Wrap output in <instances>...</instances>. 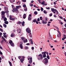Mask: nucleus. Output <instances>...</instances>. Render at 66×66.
I'll list each match as a JSON object with an SVG mask.
<instances>
[{
  "mask_svg": "<svg viewBox=\"0 0 66 66\" xmlns=\"http://www.w3.org/2000/svg\"><path fill=\"white\" fill-rule=\"evenodd\" d=\"M65 29H66V28H64V29L63 28V31H64V32H65V31L66 30Z\"/></svg>",
  "mask_w": 66,
  "mask_h": 66,
  "instance_id": "33",
  "label": "nucleus"
},
{
  "mask_svg": "<svg viewBox=\"0 0 66 66\" xmlns=\"http://www.w3.org/2000/svg\"><path fill=\"white\" fill-rule=\"evenodd\" d=\"M15 19L14 18H12V20L14 21L15 20Z\"/></svg>",
  "mask_w": 66,
  "mask_h": 66,
  "instance_id": "53",
  "label": "nucleus"
},
{
  "mask_svg": "<svg viewBox=\"0 0 66 66\" xmlns=\"http://www.w3.org/2000/svg\"><path fill=\"white\" fill-rule=\"evenodd\" d=\"M37 21H39L40 20V19L39 18H38L37 19Z\"/></svg>",
  "mask_w": 66,
  "mask_h": 66,
  "instance_id": "54",
  "label": "nucleus"
},
{
  "mask_svg": "<svg viewBox=\"0 0 66 66\" xmlns=\"http://www.w3.org/2000/svg\"><path fill=\"white\" fill-rule=\"evenodd\" d=\"M30 41L31 42V44L33 45V41L32 40V39H30Z\"/></svg>",
  "mask_w": 66,
  "mask_h": 66,
  "instance_id": "10",
  "label": "nucleus"
},
{
  "mask_svg": "<svg viewBox=\"0 0 66 66\" xmlns=\"http://www.w3.org/2000/svg\"><path fill=\"white\" fill-rule=\"evenodd\" d=\"M1 56L2 57V59H3L4 58V56L3 55H2V56Z\"/></svg>",
  "mask_w": 66,
  "mask_h": 66,
  "instance_id": "44",
  "label": "nucleus"
},
{
  "mask_svg": "<svg viewBox=\"0 0 66 66\" xmlns=\"http://www.w3.org/2000/svg\"><path fill=\"white\" fill-rule=\"evenodd\" d=\"M22 22H20V21H19L17 23V24H20Z\"/></svg>",
  "mask_w": 66,
  "mask_h": 66,
  "instance_id": "23",
  "label": "nucleus"
},
{
  "mask_svg": "<svg viewBox=\"0 0 66 66\" xmlns=\"http://www.w3.org/2000/svg\"><path fill=\"white\" fill-rule=\"evenodd\" d=\"M21 56H19V57H18V58L19 59H21Z\"/></svg>",
  "mask_w": 66,
  "mask_h": 66,
  "instance_id": "52",
  "label": "nucleus"
},
{
  "mask_svg": "<svg viewBox=\"0 0 66 66\" xmlns=\"http://www.w3.org/2000/svg\"><path fill=\"white\" fill-rule=\"evenodd\" d=\"M34 14L35 15H36L38 14V13L37 11H35L34 12Z\"/></svg>",
  "mask_w": 66,
  "mask_h": 66,
  "instance_id": "21",
  "label": "nucleus"
},
{
  "mask_svg": "<svg viewBox=\"0 0 66 66\" xmlns=\"http://www.w3.org/2000/svg\"><path fill=\"white\" fill-rule=\"evenodd\" d=\"M42 53H46L47 54V55H48V53L47 52H42Z\"/></svg>",
  "mask_w": 66,
  "mask_h": 66,
  "instance_id": "26",
  "label": "nucleus"
},
{
  "mask_svg": "<svg viewBox=\"0 0 66 66\" xmlns=\"http://www.w3.org/2000/svg\"><path fill=\"white\" fill-rule=\"evenodd\" d=\"M51 10L52 12H54V8H52L51 9Z\"/></svg>",
  "mask_w": 66,
  "mask_h": 66,
  "instance_id": "30",
  "label": "nucleus"
},
{
  "mask_svg": "<svg viewBox=\"0 0 66 66\" xmlns=\"http://www.w3.org/2000/svg\"><path fill=\"white\" fill-rule=\"evenodd\" d=\"M31 20V18L29 16L28 18V20L29 21H30Z\"/></svg>",
  "mask_w": 66,
  "mask_h": 66,
  "instance_id": "20",
  "label": "nucleus"
},
{
  "mask_svg": "<svg viewBox=\"0 0 66 66\" xmlns=\"http://www.w3.org/2000/svg\"><path fill=\"white\" fill-rule=\"evenodd\" d=\"M46 57L49 60L50 59V56L49 55H47L46 56Z\"/></svg>",
  "mask_w": 66,
  "mask_h": 66,
  "instance_id": "28",
  "label": "nucleus"
},
{
  "mask_svg": "<svg viewBox=\"0 0 66 66\" xmlns=\"http://www.w3.org/2000/svg\"><path fill=\"white\" fill-rule=\"evenodd\" d=\"M52 13L51 14H50V16H52Z\"/></svg>",
  "mask_w": 66,
  "mask_h": 66,
  "instance_id": "58",
  "label": "nucleus"
},
{
  "mask_svg": "<svg viewBox=\"0 0 66 66\" xmlns=\"http://www.w3.org/2000/svg\"><path fill=\"white\" fill-rule=\"evenodd\" d=\"M21 39H22V41H23L24 40H25V38L24 37H22L21 38Z\"/></svg>",
  "mask_w": 66,
  "mask_h": 66,
  "instance_id": "12",
  "label": "nucleus"
},
{
  "mask_svg": "<svg viewBox=\"0 0 66 66\" xmlns=\"http://www.w3.org/2000/svg\"><path fill=\"white\" fill-rule=\"evenodd\" d=\"M42 54H44V55H43V56L41 54H40L39 55V56L40 57H40V60H42L44 58L46 57V53L45 52H42Z\"/></svg>",
  "mask_w": 66,
  "mask_h": 66,
  "instance_id": "1",
  "label": "nucleus"
},
{
  "mask_svg": "<svg viewBox=\"0 0 66 66\" xmlns=\"http://www.w3.org/2000/svg\"><path fill=\"white\" fill-rule=\"evenodd\" d=\"M27 16L26 14H24V15H23V18L24 19H26Z\"/></svg>",
  "mask_w": 66,
  "mask_h": 66,
  "instance_id": "7",
  "label": "nucleus"
},
{
  "mask_svg": "<svg viewBox=\"0 0 66 66\" xmlns=\"http://www.w3.org/2000/svg\"><path fill=\"white\" fill-rule=\"evenodd\" d=\"M32 57H31L30 59V61H29V62L30 64H31L32 63Z\"/></svg>",
  "mask_w": 66,
  "mask_h": 66,
  "instance_id": "5",
  "label": "nucleus"
},
{
  "mask_svg": "<svg viewBox=\"0 0 66 66\" xmlns=\"http://www.w3.org/2000/svg\"><path fill=\"white\" fill-rule=\"evenodd\" d=\"M9 43L10 44H11L13 43V42L12 40H10V42H9Z\"/></svg>",
  "mask_w": 66,
  "mask_h": 66,
  "instance_id": "13",
  "label": "nucleus"
},
{
  "mask_svg": "<svg viewBox=\"0 0 66 66\" xmlns=\"http://www.w3.org/2000/svg\"><path fill=\"white\" fill-rule=\"evenodd\" d=\"M0 54H1V55L3 54L2 53V52H1V51H0Z\"/></svg>",
  "mask_w": 66,
  "mask_h": 66,
  "instance_id": "46",
  "label": "nucleus"
},
{
  "mask_svg": "<svg viewBox=\"0 0 66 66\" xmlns=\"http://www.w3.org/2000/svg\"><path fill=\"white\" fill-rule=\"evenodd\" d=\"M56 14L57 15L58 14H59V12L57 11H56Z\"/></svg>",
  "mask_w": 66,
  "mask_h": 66,
  "instance_id": "49",
  "label": "nucleus"
},
{
  "mask_svg": "<svg viewBox=\"0 0 66 66\" xmlns=\"http://www.w3.org/2000/svg\"><path fill=\"white\" fill-rule=\"evenodd\" d=\"M44 59L43 61L44 63V64H47L48 62V60L46 58H44Z\"/></svg>",
  "mask_w": 66,
  "mask_h": 66,
  "instance_id": "2",
  "label": "nucleus"
},
{
  "mask_svg": "<svg viewBox=\"0 0 66 66\" xmlns=\"http://www.w3.org/2000/svg\"><path fill=\"white\" fill-rule=\"evenodd\" d=\"M42 23L44 24H46L47 23V22L46 21H45H45L44 20H42Z\"/></svg>",
  "mask_w": 66,
  "mask_h": 66,
  "instance_id": "8",
  "label": "nucleus"
},
{
  "mask_svg": "<svg viewBox=\"0 0 66 66\" xmlns=\"http://www.w3.org/2000/svg\"><path fill=\"white\" fill-rule=\"evenodd\" d=\"M34 49V47H31V49H32V50H33Z\"/></svg>",
  "mask_w": 66,
  "mask_h": 66,
  "instance_id": "51",
  "label": "nucleus"
},
{
  "mask_svg": "<svg viewBox=\"0 0 66 66\" xmlns=\"http://www.w3.org/2000/svg\"><path fill=\"white\" fill-rule=\"evenodd\" d=\"M59 18H61V19L63 20V18L61 16H59Z\"/></svg>",
  "mask_w": 66,
  "mask_h": 66,
  "instance_id": "41",
  "label": "nucleus"
},
{
  "mask_svg": "<svg viewBox=\"0 0 66 66\" xmlns=\"http://www.w3.org/2000/svg\"><path fill=\"white\" fill-rule=\"evenodd\" d=\"M23 41L24 43H25L27 42H28V40L27 39H26L24 40Z\"/></svg>",
  "mask_w": 66,
  "mask_h": 66,
  "instance_id": "9",
  "label": "nucleus"
},
{
  "mask_svg": "<svg viewBox=\"0 0 66 66\" xmlns=\"http://www.w3.org/2000/svg\"><path fill=\"white\" fill-rule=\"evenodd\" d=\"M3 26H4V28H6V27H7V26H6V24H4H4H3Z\"/></svg>",
  "mask_w": 66,
  "mask_h": 66,
  "instance_id": "16",
  "label": "nucleus"
},
{
  "mask_svg": "<svg viewBox=\"0 0 66 66\" xmlns=\"http://www.w3.org/2000/svg\"><path fill=\"white\" fill-rule=\"evenodd\" d=\"M59 33L60 35V37H61V32H59Z\"/></svg>",
  "mask_w": 66,
  "mask_h": 66,
  "instance_id": "40",
  "label": "nucleus"
},
{
  "mask_svg": "<svg viewBox=\"0 0 66 66\" xmlns=\"http://www.w3.org/2000/svg\"><path fill=\"white\" fill-rule=\"evenodd\" d=\"M2 39L4 40L5 41H6V40L3 37V36H2Z\"/></svg>",
  "mask_w": 66,
  "mask_h": 66,
  "instance_id": "24",
  "label": "nucleus"
},
{
  "mask_svg": "<svg viewBox=\"0 0 66 66\" xmlns=\"http://www.w3.org/2000/svg\"><path fill=\"white\" fill-rule=\"evenodd\" d=\"M44 10V9L42 7H41V10L42 11H43Z\"/></svg>",
  "mask_w": 66,
  "mask_h": 66,
  "instance_id": "32",
  "label": "nucleus"
},
{
  "mask_svg": "<svg viewBox=\"0 0 66 66\" xmlns=\"http://www.w3.org/2000/svg\"><path fill=\"white\" fill-rule=\"evenodd\" d=\"M4 21H6L7 20V18H5L4 19Z\"/></svg>",
  "mask_w": 66,
  "mask_h": 66,
  "instance_id": "29",
  "label": "nucleus"
},
{
  "mask_svg": "<svg viewBox=\"0 0 66 66\" xmlns=\"http://www.w3.org/2000/svg\"><path fill=\"white\" fill-rule=\"evenodd\" d=\"M9 64L10 66H12V64L11 63V62L10 61H9Z\"/></svg>",
  "mask_w": 66,
  "mask_h": 66,
  "instance_id": "17",
  "label": "nucleus"
},
{
  "mask_svg": "<svg viewBox=\"0 0 66 66\" xmlns=\"http://www.w3.org/2000/svg\"><path fill=\"white\" fill-rule=\"evenodd\" d=\"M2 19H4L5 17L4 16H2Z\"/></svg>",
  "mask_w": 66,
  "mask_h": 66,
  "instance_id": "45",
  "label": "nucleus"
},
{
  "mask_svg": "<svg viewBox=\"0 0 66 66\" xmlns=\"http://www.w3.org/2000/svg\"><path fill=\"white\" fill-rule=\"evenodd\" d=\"M57 11V10L55 9H54V12H56Z\"/></svg>",
  "mask_w": 66,
  "mask_h": 66,
  "instance_id": "48",
  "label": "nucleus"
},
{
  "mask_svg": "<svg viewBox=\"0 0 66 66\" xmlns=\"http://www.w3.org/2000/svg\"><path fill=\"white\" fill-rule=\"evenodd\" d=\"M40 20H42V17L41 16L40 17Z\"/></svg>",
  "mask_w": 66,
  "mask_h": 66,
  "instance_id": "37",
  "label": "nucleus"
},
{
  "mask_svg": "<svg viewBox=\"0 0 66 66\" xmlns=\"http://www.w3.org/2000/svg\"><path fill=\"white\" fill-rule=\"evenodd\" d=\"M3 37L5 38H6L7 37V36L6 35H3Z\"/></svg>",
  "mask_w": 66,
  "mask_h": 66,
  "instance_id": "36",
  "label": "nucleus"
},
{
  "mask_svg": "<svg viewBox=\"0 0 66 66\" xmlns=\"http://www.w3.org/2000/svg\"><path fill=\"white\" fill-rule=\"evenodd\" d=\"M37 0L38 1V2L40 4H41V2L40 1H41L42 0Z\"/></svg>",
  "mask_w": 66,
  "mask_h": 66,
  "instance_id": "39",
  "label": "nucleus"
},
{
  "mask_svg": "<svg viewBox=\"0 0 66 66\" xmlns=\"http://www.w3.org/2000/svg\"><path fill=\"white\" fill-rule=\"evenodd\" d=\"M54 16L55 18L56 17V15H55V14L54 15Z\"/></svg>",
  "mask_w": 66,
  "mask_h": 66,
  "instance_id": "56",
  "label": "nucleus"
},
{
  "mask_svg": "<svg viewBox=\"0 0 66 66\" xmlns=\"http://www.w3.org/2000/svg\"><path fill=\"white\" fill-rule=\"evenodd\" d=\"M9 11H5V13H9Z\"/></svg>",
  "mask_w": 66,
  "mask_h": 66,
  "instance_id": "38",
  "label": "nucleus"
},
{
  "mask_svg": "<svg viewBox=\"0 0 66 66\" xmlns=\"http://www.w3.org/2000/svg\"><path fill=\"white\" fill-rule=\"evenodd\" d=\"M24 56H22V59H23V60H24Z\"/></svg>",
  "mask_w": 66,
  "mask_h": 66,
  "instance_id": "59",
  "label": "nucleus"
},
{
  "mask_svg": "<svg viewBox=\"0 0 66 66\" xmlns=\"http://www.w3.org/2000/svg\"><path fill=\"white\" fill-rule=\"evenodd\" d=\"M18 6L19 8H20L21 7V6L20 5Z\"/></svg>",
  "mask_w": 66,
  "mask_h": 66,
  "instance_id": "50",
  "label": "nucleus"
},
{
  "mask_svg": "<svg viewBox=\"0 0 66 66\" xmlns=\"http://www.w3.org/2000/svg\"><path fill=\"white\" fill-rule=\"evenodd\" d=\"M14 35L13 34V33H12L11 34V37H14Z\"/></svg>",
  "mask_w": 66,
  "mask_h": 66,
  "instance_id": "22",
  "label": "nucleus"
},
{
  "mask_svg": "<svg viewBox=\"0 0 66 66\" xmlns=\"http://www.w3.org/2000/svg\"><path fill=\"white\" fill-rule=\"evenodd\" d=\"M24 10L25 11H27V9L26 8L25 9H24Z\"/></svg>",
  "mask_w": 66,
  "mask_h": 66,
  "instance_id": "60",
  "label": "nucleus"
},
{
  "mask_svg": "<svg viewBox=\"0 0 66 66\" xmlns=\"http://www.w3.org/2000/svg\"><path fill=\"white\" fill-rule=\"evenodd\" d=\"M43 12L45 14H46L47 13V12H46V11L45 10Z\"/></svg>",
  "mask_w": 66,
  "mask_h": 66,
  "instance_id": "34",
  "label": "nucleus"
},
{
  "mask_svg": "<svg viewBox=\"0 0 66 66\" xmlns=\"http://www.w3.org/2000/svg\"><path fill=\"white\" fill-rule=\"evenodd\" d=\"M54 5H56V2H54Z\"/></svg>",
  "mask_w": 66,
  "mask_h": 66,
  "instance_id": "64",
  "label": "nucleus"
},
{
  "mask_svg": "<svg viewBox=\"0 0 66 66\" xmlns=\"http://www.w3.org/2000/svg\"><path fill=\"white\" fill-rule=\"evenodd\" d=\"M45 3V2L44 1H43L41 3V4H44V3Z\"/></svg>",
  "mask_w": 66,
  "mask_h": 66,
  "instance_id": "27",
  "label": "nucleus"
},
{
  "mask_svg": "<svg viewBox=\"0 0 66 66\" xmlns=\"http://www.w3.org/2000/svg\"><path fill=\"white\" fill-rule=\"evenodd\" d=\"M24 22L23 21L22 22V26H23L24 25Z\"/></svg>",
  "mask_w": 66,
  "mask_h": 66,
  "instance_id": "31",
  "label": "nucleus"
},
{
  "mask_svg": "<svg viewBox=\"0 0 66 66\" xmlns=\"http://www.w3.org/2000/svg\"><path fill=\"white\" fill-rule=\"evenodd\" d=\"M26 31L27 32L29 33H30L31 31V30H29L28 28H27L26 29Z\"/></svg>",
  "mask_w": 66,
  "mask_h": 66,
  "instance_id": "4",
  "label": "nucleus"
},
{
  "mask_svg": "<svg viewBox=\"0 0 66 66\" xmlns=\"http://www.w3.org/2000/svg\"><path fill=\"white\" fill-rule=\"evenodd\" d=\"M29 49V48L28 47H25V49L27 50V49Z\"/></svg>",
  "mask_w": 66,
  "mask_h": 66,
  "instance_id": "42",
  "label": "nucleus"
},
{
  "mask_svg": "<svg viewBox=\"0 0 66 66\" xmlns=\"http://www.w3.org/2000/svg\"><path fill=\"white\" fill-rule=\"evenodd\" d=\"M63 38L64 39H65L66 38V36L65 35H63Z\"/></svg>",
  "mask_w": 66,
  "mask_h": 66,
  "instance_id": "25",
  "label": "nucleus"
},
{
  "mask_svg": "<svg viewBox=\"0 0 66 66\" xmlns=\"http://www.w3.org/2000/svg\"><path fill=\"white\" fill-rule=\"evenodd\" d=\"M45 20H46V21H47V20H48V18H45Z\"/></svg>",
  "mask_w": 66,
  "mask_h": 66,
  "instance_id": "63",
  "label": "nucleus"
},
{
  "mask_svg": "<svg viewBox=\"0 0 66 66\" xmlns=\"http://www.w3.org/2000/svg\"><path fill=\"white\" fill-rule=\"evenodd\" d=\"M11 45L12 46H14V44L13 43H12V44H11Z\"/></svg>",
  "mask_w": 66,
  "mask_h": 66,
  "instance_id": "35",
  "label": "nucleus"
},
{
  "mask_svg": "<svg viewBox=\"0 0 66 66\" xmlns=\"http://www.w3.org/2000/svg\"><path fill=\"white\" fill-rule=\"evenodd\" d=\"M46 9H47L48 10L50 9V7H48V8H46Z\"/></svg>",
  "mask_w": 66,
  "mask_h": 66,
  "instance_id": "61",
  "label": "nucleus"
},
{
  "mask_svg": "<svg viewBox=\"0 0 66 66\" xmlns=\"http://www.w3.org/2000/svg\"><path fill=\"white\" fill-rule=\"evenodd\" d=\"M3 34L4 35H6V32H3Z\"/></svg>",
  "mask_w": 66,
  "mask_h": 66,
  "instance_id": "47",
  "label": "nucleus"
},
{
  "mask_svg": "<svg viewBox=\"0 0 66 66\" xmlns=\"http://www.w3.org/2000/svg\"><path fill=\"white\" fill-rule=\"evenodd\" d=\"M5 24H7L9 23V22L7 21H6L4 22Z\"/></svg>",
  "mask_w": 66,
  "mask_h": 66,
  "instance_id": "19",
  "label": "nucleus"
},
{
  "mask_svg": "<svg viewBox=\"0 0 66 66\" xmlns=\"http://www.w3.org/2000/svg\"><path fill=\"white\" fill-rule=\"evenodd\" d=\"M20 47L21 49H23V46L22 44H20Z\"/></svg>",
  "mask_w": 66,
  "mask_h": 66,
  "instance_id": "14",
  "label": "nucleus"
},
{
  "mask_svg": "<svg viewBox=\"0 0 66 66\" xmlns=\"http://www.w3.org/2000/svg\"><path fill=\"white\" fill-rule=\"evenodd\" d=\"M15 1V0H11L10 1V2L12 3L13 2H14Z\"/></svg>",
  "mask_w": 66,
  "mask_h": 66,
  "instance_id": "18",
  "label": "nucleus"
},
{
  "mask_svg": "<svg viewBox=\"0 0 66 66\" xmlns=\"http://www.w3.org/2000/svg\"><path fill=\"white\" fill-rule=\"evenodd\" d=\"M0 31H2V32H3V29H2L1 28H0Z\"/></svg>",
  "mask_w": 66,
  "mask_h": 66,
  "instance_id": "43",
  "label": "nucleus"
},
{
  "mask_svg": "<svg viewBox=\"0 0 66 66\" xmlns=\"http://www.w3.org/2000/svg\"><path fill=\"white\" fill-rule=\"evenodd\" d=\"M37 21V19H34L33 21V22H32V23L33 22H36Z\"/></svg>",
  "mask_w": 66,
  "mask_h": 66,
  "instance_id": "11",
  "label": "nucleus"
},
{
  "mask_svg": "<svg viewBox=\"0 0 66 66\" xmlns=\"http://www.w3.org/2000/svg\"><path fill=\"white\" fill-rule=\"evenodd\" d=\"M5 14V12L4 11L2 12V16H4Z\"/></svg>",
  "mask_w": 66,
  "mask_h": 66,
  "instance_id": "6",
  "label": "nucleus"
},
{
  "mask_svg": "<svg viewBox=\"0 0 66 66\" xmlns=\"http://www.w3.org/2000/svg\"><path fill=\"white\" fill-rule=\"evenodd\" d=\"M16 8L17 9H19V8L18 7V6H16Z\"/></svg>",
  "mask_w": 66,
  "mask_h": 66,
  "instance_id": "55",
  "label": "nucleus"
},
{
  "mask_svg": "<svg viewBox=\"0 0 66 66\" xmlns=\"http://www.w3.org/2000/svg\"><path fill=\"white\" fill-rule=\"evenodd\" d=\"M29 36L31 38H32V35H30Z\"/></svg>",
  "mask_w": 66,
  "mask_h": 66,
  "instance_id": "62",
  "label": "nucleus"
},
{
  "mask_svg": "<svg viewBox=\"0 0 66 66\" xmlns=\"http://www.w3.org/2000/svg\"><path fill=\"white\" fill-rule=\"evenodd\" d=\"M26 7V5H23V7Z\"/></svg>",
  "mask_w": 66,
  "mask_h": 66,
  "instance_id": "57",
  "label": "nucleus"
},
{
  "mask_svg": "<svg viewBox=\"0 0 66 66\" xmlns=\"http://www.w3.org/2000/svg\"><path fill=\"white\" fill-rule=\"evenodd\" d=\"M24 59H22V58H21V59H20V62L21 63H23V61H24Z\"/></svg>",
  "mask_w": 66,
  "mask_h": 66,
  "instance_id": "15",
  "label": "nucleus"
},
{
  "mask_svg": "<svg viewBox=\"0 0 66 66\" xmlns=\"http://www.w3.org/2000/svg\"><path fill=\"white\" fill-rule=\"evenodd\" d=\"M12 11L13 12H15L16 13H19V11L16 8H14L13 10H12Z\"/></svg>",
  "mask_w": 66,
  "mask_h": 66,
  "instance_id": "3",
  "label": "nucleus"
}]
</instances>
